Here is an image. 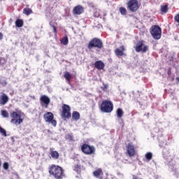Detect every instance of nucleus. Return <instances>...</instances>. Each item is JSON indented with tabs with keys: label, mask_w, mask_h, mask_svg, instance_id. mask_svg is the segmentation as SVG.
Masks as SVG:
<instances>
[{
	"label": "nucleus",
	"mask_w": 179,
	"mask_h": 179,
	"mask_svg": "<svg viewBox=\"0 0 179 179\" xmlns=\"http://www.w3.org/2000/svg\"><path fill=\"white\" fill-rule=\"evenodd\" d=\"M152 138H157L159 142V146H163L169 141V137L163 138V129L159 127H155L152 131Z\"/></svg>",
	"instance_id": "obj_1"
},
{
	"label": "nucleus",
	"mask_w": 179,
	"mask_h": 179,
	"mask_svg": "<svg viewBox=\"0 0 179 179\" xmlns=\"http://www.w3.org/2000/svg\"><path fill=\"white\" fill-rule=\"evenodd\" d=\"M49 173L55 179H62L64 177V171L59 166L52 165L49 169Z\"/></svg>",
	"instance_id": "obj_2"
},
{
	"label": "nucleus",
	"mask_w": 179,
	"mask_h": 179,
	"mask_svg": "<svg viewBox=\"0 0 179 179\" xmlns=\"http://www.w3.org/2000/svg\"><path fill=\"white\" fill-rule=\"evenodd\" d=\"M103 47V41L99 38H94L91 39L87 45V48L90 50V51H92L93 48H98L99 50H101Z\"/></svg>",
	"instance_id": "obj_3"
},
{
	"label": "nucleus",
	"mask_w": 179,
	"mask_h": 179,
	"mask_svg": "<svg viewBox=\"0 0 179 179\" xmlns=\"http://www.w3.org/2000/svg\"><path fill=\"white\" fill-rule=\"evenodd\" d=\"M114 110V105L111 101L105 100L103 101L101 104V111L102 113H111Z\"/></svg>",
	"instance_id": "obj_4"
},
{
	"label": "nucleus",
	"mask_w": 179,
	"mask_h": 179,
	"mask_svg": "<svg viewBox=\"0 0 179 179\" xmlns=\"http://www.w3.org/2000/svg\"><path fill=\"white\" fill-rule=\"evenodd\" d=\"M81 152H83L84 155H87L89 156L96 155V148L93 145L84 143L81 146Z\"/></svg>",
	"instance_id": "obj_5"
},
{
	"label": "nucleus",
	"mask_w": 179,
	"mask_h": 179,
	"mask_svg": "<svg viewBox=\"0 0 179 179\" xmlns=\"http://www.w3.org/2000/svg\"><path fill=\"white\" fill-rule=\"evenodd\" d=\"M150 30V34L155 40H160L162 38V28L159 25H153Z\"/></svg>",
	"instance_id": "obj_6"
},
{
	"label": "nucleus",
	"mask_w": 179,
	"mask_h": 179,
	"mask_svg": "<svg viewBox=\"0 0 179 179\" xmlns=\"http://www.w3.org/2000/svg\"><path fill=\"white\" fill-rule=\"evenodd\" d=\"M127 10L129 12H136L138 9L141 7V5H139V2L138 0H129L127 3Z\"/></svg>",
	"instance_id": "obj_7"
},
{
	"label": "nucleus",
	"mask_w": 179,
	"mask_h": 179,
	"mask_svg": "<svg viewBox=\"0 0 179 179\" xmlns=\"http://www.w3.org/2000/svg\"><path fill=\"white\" fill-rule=\"evenodd\" d=\"M11 118H13L10 121L11 124H15V125H20L22 122H23V119H22V116L17 113V112L13 111L10 114Z\"/></svg>",
	"instance_id": "obj_8"
},
{
	"label": "nucleus",
	"mask_w": 179,
	"mask_h": 179,
	"mask_svg": "<svg viewBox=\"0 0 179 179\" xmlns=\"http://www.w3.org/2000/svg\"><path fill=\"white\" fill-rule=\"evenodd\" d=\"M62 117V118H71L72 117L71 114V106L69 105L63 104Z\"/></svg>",
	"instance_id": "obj_9"
},
{
	"label": "nucleus",
	"mask_w": 179,
	"mask_h": 179,
	"mask_svg": "<svg viewBox=\"0 0 179 179\" xmlns=\"http://www.w3.org/2000/svg\"><path fill=\"white\" fill-rule=\"evenodd\" d=\"M148 46L146 45L143 46V41H140L136 43V45L135 47V50L136 51V52H146V51H148Z\"/></svg>",
	"instance_id": "obj_10"
},
{
	"label": "nucleus",
	"mask_w": 179,
	"mask_h": 179,
	"mask_svg": "<svg viewBox=\"0 0 179 179\" xmlns=\"http://www.w3.org/2000/svg\"><path fill=\"white\" fill-rule=\"evenodd\" d=\"M162 155L164 159L167 160L168 162H170V160H172L173 157L171 155V152H170V149L164 148L162 150Z\"/></svg>",
	"instance_id": "obj_11"
},
{
	"label": "nucleus",
	"mask_w": 179,
	"mask_h": 179,
	"mask_svg": "<svg viewBox=\"0 0 179 179\" xmlns=\"http://www.w3.org/2000/svg\"><path fill=\"white\" fill-rule=\"evenodd\" d=\"M127 153L129 157L135 155V146L132 144H128L127 146Z\"/></svg>",
	"instance_id": "obj_12"
},
{
	"label": "nucleus",
	"mask_w": 179,
	"mask_h": 179,
	"mask_svg": "<svg viewBox=\"0 0 179 179\" xmlns=\"http://www.w3.org/2000/svg\"><path fill=\"white\" fill-rule=\"evenodd\" d=\"M85 12V8L80 5L75 6L73 9V13L74 15H82Z\"/></svg>",
	"instance_id": "obj_13"
},
{
	"label": "nucleus",
	"mask_w": 179,
	"mask_h": 179,
	"mask_svg": "<svg viewBox=\"0 0 179 179\" xmlns=\"http://www.w3.org/2000/svg\"><path fill=\"white\" fill-rule=\"evenodd\" d=\"M8 101H9V96L6 94L3 93L0 96V106H5V104L8 103Z\"/></svg>",
	"instance_id": "obj_14"
},
{
	"label": "nucleus",
	"mask_w": 179,
	"mask_h": 179,
	"mask_svg": "<svg viewBox=\"0 0 179 179\" xmlns=\"http://www.w3.org/2000/svg\"><path fill=\"white\" fill-rule=\"evenodd\" d=\"M43 118L45 120V122H49L50 121L54 120V114L51 112H48L44 114Z\"/></svg>",
	"instance_id": "obj_15"
},
{
	"label": "nucleus",
	"mask_w": 179,
	"mask_h": 179,
	"mask_svg": "<svg viewBox=\"0 0 179 179\" xmlns=\"http://www.w3.org/2000/svg\"><path fill=\"white\" fill-rule=\"evenodd\" d=\"M40 100L41 103H43L45 106H48L50 103H51V99H50V98L46 95H42Z\"/></svg>",
	"instance_id": "obj_16"
},
{
	"label": "nucleus",
	"mask_w": 179,
	"mask_h": 179,
	"mask_svg": "<svg viewBox=\"0 0 179 179\" xmlns=\"http://www.w3.org/2000/svg\"><path fill=\"white\" fill-rule=\"evenodd\" d=\"M104 66H105L104 63L101 60L96 61L94 63V67L96 69H99V70L104 69Z\"/></svg>",
	"instance_id": "obj_17"
},
{
	"label": "nucleus",
	"mask_w": 179,
	"mask_h": 179,
	"mask_svg": "<svg viewBox=\"0 0 179 179\" xmlns=\"http://www.w3.org/2000/svg\"><path fill=\"white\" fill-rule=\"evenodd\" d=\"M152 159H153V153L148 152L145 155L143 162H145V163H149Z\"/></svg>",
	"instance_id": "obj_18"
},
{
	"label": "nucleus",
	"mask_w": 179,
	"mask_h": 179,
	"mask_svg": "<svg viewBox=\"0 0 179 179\" xmlns=\"http://www.w3.org/2000/svg\"><path fill=\"white\" fill-rule=\"evenodd\" d=\"M125 48L124 46H120V49L115 50V54L117 57H122L124 55V51Z\"/></svg>",
	"instance_id": "obj_19"
},
{
	"label": "nucleus",
	"mask_w": 179,
	"mask_h": 179,
	"mask_svg": "<svg viewBox=\"0 0 179 179\" xmlns=\"http://www.w3.org/2000/svg\"><path fill=\"white\" fill-rule=\"evenodd\" d=\"M72 118L74 121H78L80 119V114L78 111H73L72 113Z\"/></svg>",
	"instance_id": "obj_20"
},
{
	"label": "nucleus",
	"mask_w": 179,
	"mask_h": 179,
	"mask_svg": "<svg viewBox=\"0 0 179 179\" xmlns=\"http://www.w3.org/2000/svg\"><path fill=\"white\" fill-rule=\"evenodd\" d=\"M103 173V169H98L95 170L93 172V176L94 177H96V178H99L100 177V175Z\"/></svg>",
	"instance_id": "obj_21"
},
{
	"label": "nucleus",
	"mask_w": 179,
	"mask_h": 179,
	"mask_svg": "<svg viewBox=\"0 0 179 179\" xmlns=\"http://www.w3.org/2000/svg\"><path fill=\"white\" fill-rule=\"evenodd\" d=\"M116 115L117 118H122V117H124V110L120 108H117L116 110Z\"/></svg>",
	"instance_id": "obj_22"
},
{
	"label": "nucleus",
	"mask_w": 179,
	"mask_h": 179,
	"mask_svg": "<svg viewBox=\"0 0 179 179\" xmlns=\"http://www.w3.org/2000/svg\"><path fill=\"white\" fill-rule=\"evenodd\" d=\"M23 13L24 15L29 16V15H31V13H33V10H31V8H25L23 9Z\"/></svg>",
	"instance_id": "obj_23"
},
{
	"label": "nucleus",
	"mask_w": 179,
	"mask_h": 179,
	"mask_svg": "<svg viewBox=\"0 0 179 179\" xmlns=\"http://www.w3.org/2000/svg\"><path fill=\"white\" fill-rule=\"evenodd\" d=\"M50 155L55 160H57V159H59V153H58L57 151H52Z\"/></svg>",
	"instance_id": "obj_24"
},
{
	"label": "nucleus",
	"mask_w": 179,
	"mask_h": 179,
	"mask_svg": "<svg viewBox=\"0 0 179 179\" xmlns=\"http://www.w3.org/2000/svg\"><path fill=\"white\" fill-rule=\"evenodd\" d=\"M23 24H24L23 20L22 19L16 20L15 21L16 27H23Z\"/></svg>",
	"instance_id": "obj_25"
},
{
	"label": "nucleus",
	"mask_w": 179,
	"mask_h": 179,
	"mask_svg": "<svg viewBox=\"0 0 179 179\" xmlns=\"http://www.w3.org/2000/svg\"><path fill=\"white\" fill-rule=\"evenodd\" d=\"M160 10L162 13H167V12H169V6L167 5L161 6Z\"/></svg>",
	"instance_id": "obj_26"
},
{
	"label": "nucleus",
	"mask_w": 179,
	"mask_h": 179,
	"mask_svg": "<svg viewBox=\"0 0 179 179\" xmlns=\"http://www.w3.org/2000/svg\"><path fill=\"white\" fill-rule=\"evenodd\" d=\"M64 78L66 81L71 82V79H72V76L71 75V73H69V72L66 71L64 73Z\"/></svg>",
	"instance_id": "obj_27"
},
{
	"label": "nucleus",
	"mask_w": 179,
	"mask_h": 179,
	"mask_svg": "<svg viewBox=\"0 0 179 179\" xmlns=\"http://www.w3.org/2000/svg\"><path fill=\"white\" fill-rule=\"evenodd\" d=\"M119 10L122 16H125V15H127V8L124 7H120L119 8Z\"/></svg>",
	"instance_id": "obj_28"
},
{
	"label": "nucleus",
	"mask_w": 179,
	"mask_h": 179,
	"mask_svg": "<svg viewBox=\"0 0 179 179\" xmlns=\"http://www.w3.org/2000/svg\"><path fill=\"white\" fill-rule=\"evenodd\" d=\"M69 43V40L68 39V36H65L62 40V44L63 45H68V43Z\"/></svg>",
	"instance_id": "obj_29"
},
{
	"label": "nucleus",
	"mask_w": 179,
	"mask_h": 179,
	"mask_svg": "<svg viewBox=\"0 0 179 179\" xmlns=\"http://www.w3.org/2000/svg\"><path fill=\"white\" fill-rule=\"evenodd\" d=\"M0 134L3 135V136H8V134H6V130L5 129L2 128V127L0 126Z\"/></svg>",
	"instance_id": "obj_30"
},
{
	"label": "nucleus",
	"mask_w": 179,
	"mask_h": 179,
	"mask_svg": "<svg viewBox=\"0 0 179 179\" xmlns=\"http://www.w3.org/2000/svg\"><path fill=\"white\" fill-rule=\"evenodd\" d=\"M1 115L4 118H8L9 117V113H8V111L6 110H1Z\"/></svg>",
	"instance_id": "obj_31"
},
{
	"label": "nucleus",
	"mask_w": 179,
	"mask_h": 179,
	"mask_svg": "<svg viewBox=\"0 0 179 179\" xmlns=\"http://www.w3.org/2000/svg\"><path fill=\"white\" fill-rule=\"evenodd\" d=\"M73 170L76 173H80V166H79L78 164L75 165Z\"/></svg>",
	"instance_id": "obj_32"
},
{
	"label": "nucleus",
	"mask_w": 179,
	"mask_h": 179,
	"mask_svg": "<svg viewBox=\"0 0 179 179\" xmlns=\"http://www.w3.org/2000/svg\"><path fill=\"white\" fill-rule=\"evenodd\" d=\"M101 90L106 92L108 89V84H103V86L101 87Z\"/></svg>",
	"instance_id": "obj_33"
},
{
	"label": "nucleus",
	"mask_w": 179,
	"mask_h": 179,
	"mask_svg": "<svg viewBox=\"0 0 179 179\" xmlns=\"http://www.w3.org/2000/svg\"><path fill=\"white\" fill-rule=\"evenodd\" d=\"M3 168L4 170H8L9 169V164L8 162H4L3 164Z\"/></svg>",
	"instance_id": "obj_34"
},
{
	"label": "nucleus",
	"mask_w": 179,
	"mask_h": 179,
	"mask_svg": "<svg viewBox=\"0 0 179 179\" xmlns=\"http://www.w3.org/2000/svg\"><path fill=\"white\" fill-rule=\"evenodd\" d=\"M94 17H99V16H100V10H96L94 12Z\"/></svg>",
	"instance_id": "obj_35"
},
{
	"label": "nucleus",
	"mask_w": 179,
	"mask_h": 179,
	"mask_svg": "<svg viewBox=\"0 0 179 179\" xmlns=\"http://www.w3.org/2000/svg\"><path fill=\"white\" fill-rule=\"evenodd\" d=\"M51 27H52L53 29V33H55V34H57V27H55V25L52 24L51 23H50Z\"/></svg>",
	"instance_id": "obj_36"
},
{
	"label": "nucleus",
	"mask_w": 179,
	"mask_h": 179,
	"mask_svg": "<svg viewBox=\"0 0 179 179\" xmlns=\"http://www.w3.org/2000/svg\"><path fill=\"white\" fill-rule=\"evenodd\" d=\"M53 127H57V120L52 119L49 122Z\"/></svg>",
	"instance_id": "obj_37"
},
{
	"label": "nucleus",
	"mask_w": 179,
	"mask_h": 179,
	"mask_svg": "<svg viewBox=\"0 0 179 179\" xmlns=\"http://www.w3.org/2000/svg\"><path fill=\"white\" fill-rule=\"evenodd\" d=\"M0 84H1L2 86H6V81L5 80H0Z\"/></svg>",
	"instance_id": "obj_38"
},
{
	"label": "nucleus",
	"mask_w": 179,
	"mask_h": 179,
	"mask_svg": "<svg viewBox=\"0 0 179 179\" xmlns=\"http://www.w3.org/2000/svg\"><path fill=\"white\" fill-rule=\"evenodd\" d=\"M67 136H68L67 139H69L70 141H73V137L72 136V135L69 134Z\"/></svg>",
	"instance_id": "obj_39"
},
{
	"label": "nucleus",
	"mask_w": 179,
	"mask_h": 179,
	"mask_svg": "<svg viewBox=\"0 0 179 179\" xmlns=\"http://www.w3.org/2000/svg\"><path fill=\"white\" fill-rule=\"evenodd\" d=\"M1 40H3V34H2L1 32H0V41Z\"/></svg>",
	"instance_id": "obj_40"
},
{
	"label": "nucleus",
	"mask_w": 179,
	"mask_h": 179,
	"mask_svg": "<svg viewBox=\"0 0 179 179\" xmlns=\"http://www.w3.org/2000/svg\"><path fill=\"white\" fill-rule=\"evenodd\" d=\"M176 80H178V83H179V77L176 78Z\"/></svg>",
	"instance_id": "obj_41"
},
{
	"label": "nucleus",
	"mask_w": 179,
	"mask_h": 179,
	"mask_svg": "<svg viewBox=\"0 0 179 179\" xmlns=\"http://www.w3.org/2000/svg\"><path fill=\"white\" fill-rule=\"evenodd\" d=\"M1 166H2V162H1V159H0V167Z\"/></svg>",
	"instance_id": "obj_42"
},
{
	"label": "nucleus",
	"mask_w": 179,
	"mask_h": 179,
	"mask_svg": "<svg viewBox=\"0 0 179 179\" xmlns=\"http://www.w3.org/2000/svg\"><path fill=\"white\" fill-rule=\"evenodd\" d=\"M152 162H153L154 164H156V162L155 161H152Z\"/></svg>",
	"instance_id": "obj_43"
}]
</instances>
